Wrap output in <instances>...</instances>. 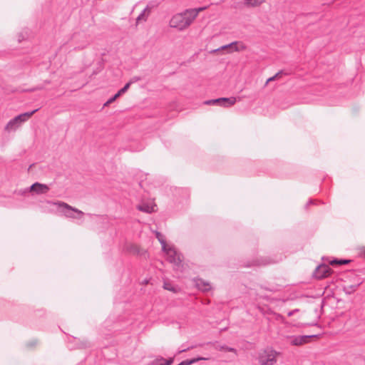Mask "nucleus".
Returning a JSON list of instances; mask_svg holds the SVG:
<instances>
[{"mask_svg": "<svg viewBox=\"0 0 365 365\" xmlns=\"http://www.w3.org/2000/svg\"><path fill=\"white\" fill-rule=\"evenodd\" d=\"M193 21L190 13H187L185 9L181 13L175 14L170 19V25L171 27L176 28L180 31H183L189 27Z\"/></svg>", "mask_w": 365, "mask_h": 365, "instance_id": "nucleus-1", "label": "nucleus"}, {"mask_svg": "<svg viewBox=\"0 0 365 365\" xmlns=\"http://www.w3.org/2000/svg\"><path fill=\"white\" fill-rule=\"evenodd\" d=\"M38 110V108L33 110L29 112H26L24 113H21L14 118L11 119L7 124L6 125L4 130L8 132H14L19 128L21 126V125L27 121Z\"/></svg>", "mask_w": 365, "mask_h": 365, "instance_id": "nucleus-2", "label": "nucleus"}, {"mask_svg": "<svg viewBox=\"0 0 365 365\" xmlns=\"http://www.w3.org/2000/svg\"><path fill=\"white\" fill-rule=\"evenodd\" d=\"M55 205L57 206L58 210L62 212L65 216L73 218H81L84 213L76 208L72 207L69 205L65 202H54Z\"/></svg>", "mask_w": 365, "mask_h": 365, "instance_id": "nucleus-3", "label": "nucleus"}, {"mask_svg": "<svg viewBox=\"0 0 365 365\" xmlns=\"http://www.w3.org/2000/svg\"><path fill=\"white\" fill-rule=\"evenodd\" d=\"M258 360L260 365H272L274 362L273 348H267L260 351L259 354Z\"/></svg>", "mask_w": 365, "mask_h": 365, "instance_id": "nucleus-4", "label": "nucleus"}, {"mask_svg": "<svg viewBox=\"0 0 365 365\" xmlns=\"http://www.w3.org/2000/svg\"><path fill=\"white\" fill-rule=\"evenodd\" d=\"M237 101V98L235 97H230V98H219L216 99H211L205 101V104L206 105H215L220 106L224 108H228L233 106Z\"/></svg>", "mask_w": 365, "mask_h": 365, "instance_id": "nucleus-5", "label": "nucleus"}, {"mask_svg": "<svg viewBox=\"0 0 365 365\" xmlns=\"http://www.w3.org/2000/svg\"><path fill=\"white\" fill-rule=\"evenodd\" d=\"M163 251L166 254L168 260L171 264H173L176 267H180L181 264V259L180 255L177 252L173 247L166 246L165 250H163Z\"/></svg>", "mask_w": 365, "mask_h": 365, "instance_id": "nucleus-6", "label": "nucleus"}, {"mask_svg": "<svg viewBox=\"0 0 365 365\" xmlns=\"http://www.w3.org/2000/svg\"><path fill=\"white\" fill-rule=\"evenodd\" d=\"M224 49H230L229 52L242 51L246 49V46L242 42L234 41L229 44L224 45L217 49L214 50L213 52H217L220 50Z\"/></svg>", "mask_w": 365, "mask_h": 365, "instance_id": "nucleus-7", "label": "nucleus"}, {"mask_svg": "<svg viewBox=\"0 0 365 365\" xmlns=\"http://www.w3.org/2000/svg\"><path fill=\"white\" fill-rule=\"evenodd\" d=\"M50 190V187L46 185L38 182H34L29 187V190L32 194L43 195L46 194Z\"/></svg>", "mask_w": 365, "mask_h": 365, "instance_id": "nucleus-8", "label": "nucleus"}, {"mask_svg": "<svg viewBox=\"0 0 365 365\" xmlns=\"http://www.w3.org/2000/svg\"><path fill=\"white\" fill-rule=\"evenodd\" d=\"M331 271V269L329 265L321 264L316 268L314 272V276L317 279H322L329 276Z\"/></svg>", "mask_w": 365, "mask_h": 365, "instance_id": "nucleus-9", "label": "nucleus"}, {"mask_svg": "<svg viewBox=\"0 0 365 365\" xmlns=\"http://www.w3.org/2000/svg\"><path fill=\"white\" fill-rule=\"evenodd\" d=\"M316 335H305V336H299L292 337L291 339L290 343L292 345L299 346L304 344H306L309 341V339L312 337H315Z\"/></svg>", "mask_w": 365, "mask_h": 365, "instance_id": "nucleus-10", "label": "nucleus"}, {"mask_svg": "<svg viewBox=\"0 0 365 365\" xmlns=\"http://www.w3.org/2000/svg\"><path fill=\"white\" fill-rule=\"evenodd\" d=\"M196 286L202 292H207L210 290L212 288L209 282H205V280L201 279H199L196 281Z\"/></svg>", "mask_w": 365, "mask_h": 365, "instance_id": "nucleus-11", "label": "nucleus"}, {"mask_svg": "<svg viewBox=\"0 0 365 365\" xmlns=\"http://www.w3.org/2000/svg\"><path fill=\"white\" fill-rule=\"evenodd\" d=\"M150 9L149 6H147L138 15L136 19V25H138L141 21H146L148 14H149Z\"/></svg>", "mask_w": 365, "mask_h": 365, "instance_id": "nucleus-12", "label": "nucleus"}, {"mask_svg": "<svg viewBox=\"0 0 365 365\" xmlns=\"http://www.w3.org/2000/svg\"><path fill=\"white\" fill-rule=\"evenodd\" d=\"M125 250L128 252L133 254V255H140V250L139 247L135 244L127 245L125 247Z\"/></svg>", "mask_w": 365, "mask_h": 365, "instance_id": "nucleus-13", "label": "nucleus"}, {"mask_svg": "<svg viewBox=\"0 0 365 365\" xmlns=\"http://www.w3.org/2000/svg\"><path fill=\"white\" fill-rule=\"evenodd\" d=\"M206 9H207L206 6L199 7V8H196V9H186V12L190 13V14L192 16V18L193 19V20H195L197 18V16H198V14L200 11L205 10Z\"/></svg>", "mask_w": 365, "mask_h": 365, "instance_id": "nucleus-14", "label": "nucleus"}, {"mask_svg": "<svg viewBox=\"0 0 365 365\" xmlns=\"http://www.w3.org/2000/svg\"><path fill=\"white\" fill-rule=\"evenodd\" d=\"M155 205L150 206L148 204H142V205H138L137 208L142 212H144L146 213H151L155 211Z\"/></svg>", "mask_w": 365, "mask_h": 365, "instance_id": "nucleus-15", "label": "nucleus"}, {"mask_svg": "<svg viewBox=\"0 0 365 365\" xmlns=\"http://www.w3.org/2000/svg\"><path fill=\"white\" fill-rule=\"evenodd\" d=\"M265 0H244L245 5L247 7H255L259 6Z\"/></svg>", "mask_w": 365, "mask_h": 365, "instance_id": "nucleus-16", "label": "nucleus"}, {"mask_svg": "<svg viewBox=\"0 0 365 365\" xmlns=\"http://www.w3.org/2000/svg\"><path fill=\"white\" fill-rule=\"evenodd\" d=\"M155 237L158 240V241L160 242L161 246H162V250H165L166 249V246L167 245V243H166V241L164 238V236L159 232H156L155 233Z\"/></svg>", "mask_w": 365, "mask_h": 365, "instance_id": "nucleus-17", "label": "nucleus"}, {"mask_svg": "<svg viewBox=\"0 0 365 365\" xmlns=\"http://www.w3.org/2000/svg\"><path fill=\"white\" fill-rule=\"evenodd\" d=\"M16 194L21 196L26 195L29 192H31L29 190V187L24 189H20L16 191Z\"/></svg>", "mask_w": 365, "mask_h": 365, "instance_id": "nucleus-18", "label": "nucleus"}, {"mask_svg": "<svg viewBox=\"0 0 365 365\" xmlns=\"http://www.w3.org/2000/svg\"><path fill=\"white\" fill-rule=\"evenodd\" d=\"M219 350L220 351H229V352H234V353H236V349H234V348H232V347H229L227 346H221L220 348H219Z\"/></svg>", "mask_w": 365, "mask_h": 365, "instance_id": "nucleus-19", "label": "nucleus"}, {"mask_svg": "<svg viewBox=\"0 0 365 365\" xmlns=\"http://www.w3.org/2000/svg\"><path fill=\"white\" fill-rule=\"evenodd\" d=\"M130 83H126L121 89L118 91V96H121L125 93L130 88Z\"/></svg>", "mask_w": 365, "mask_h": 365, "instance_id": "nucleus-20", "label": "nucleus"}, {"mask_svg": "<svg viewBox=\"0 0 365 365\" xmlns=\"http://www.w3.org/2000/svg\"><path fill=\"white\" fill-rule=\"evenodd\" d=\"M349 262V260H346V259H341V260H337V259H335V260H333L331 262V264H347Z\"/></svg>", "mask_w": 365, "mask_h": 365, "instance_id": "nucleus-21", "label": "nucleus"}, {"mask_svg": "<svg viewBox=\"0 0 365 365\" xmlns=\"http://www.w3.org/2000/svg\"><path fill=\"white\" fill-rule=\"evenodd\" d=\"M120 96H118V92L113 96L111 97L110 98H109L105 103H104V106H106L109 104H110L111 103H113V101H115V99L118 97H120Z\"/></svg>", "mask_w": 365, "mask_h": 365, "instance_id": "nucleus-22", "label": "nucleus"}, {"mask_svg": "<svg viewBox=\"0 0 365 365\" xmlns=\"http://www.w3.org/2000/svg\"><path fill=\"white\" fill-rule=\"evenodd\" d=\"M358 255L359 257L365 259V246H362L358 248Z\"/></svg>", "mask_w": 365, "mask_h": 365, "instance_id": "nucleus-23", "label": "nucleus"}, {"mask_svg": "<svg viewBox=\"0 0 365 365\" xmlns=\"http://www.w3.org/2000/svg\"><path fill=\"white\" fill-rule=\"evenodd\" d=\"M88 346V342L87 341H79V343H78L77 347L80 348V349H83V348L87 347Z\"/></svg>", "mask_w": 365, "mask_h": 365, "instance_id": "nucleus-24", "label": "nucleus"}, {"mask_svg": "<svg viewBox=\"0 0 365 365\" xmlns=\"http://www.w3.org/2000/svg\"><path fill=\"white\" fill-rule=\"evenodd\" d=\"M160 361H164V358H163L162 356L157 358L155 361L152 362V365H165V363L159 364L158 362Z\"/></svg>", "mask_w": 365, "mask_h": 365, "instance_id": "nucleus-25", "label": "nucleus"}, {"mask_svg": "<svg viewBox=\"0 0 365 365\" xmlns=\"http://www.w3.org/2000/svg\"><path fill=\"white\" fill-rule=\"evenodd\" d=\"M140 80V78L139 76H133L130 81L128 83H130V86L138 81Z\"/></svg>", "mask_w": 365, "mask_h": 365, "instance_id": "nucleus-26", "label": "nucleus"}, {"mask_svg": "<svg viewBox=\"0 0 365 365\" xmlns=\"http://www.w3.org/2000/svg\"><path fill=\"white\" fill-rule=\"evenodd\" d=\"M283 74L287 75V74H288V73H286V72H284L283 71H279V72H278V73H275V76H274L275 80H276V79H278L279 78H280Z\"/></svg>", "mask_w": 365, "mask_h": 365, "instance_id": "nucleus-27", "label": "nucleus"}, {"mask_svg": "<svg viewBox=\"0 0 365 365\" xmlns=\"http://www.w3.org/2000/svg\"><path fill=\"white\" fill-rule=\"evenodd\" d=\"M163 287H164V289H165L167 290L174 291L173 287H171V285H170L169 284L164 283Z\"/></svg>", "mask_w": 365, "mask_h": 365, "instance_id": "nucleus-28", "label": "nucleus"}, {"mask_svg": "<svg viewBox=\"0 0 365 365\" xmlns=\"http://www.w3.org/2000/svg\"><path fill=\"white\" fill-rule=\"evenodd\" d=\"M165 365H171L173 363V358H170L168 359H164Z\"/></svg>", "mask_w": 365, "mask_h": 365, "instance_id": "nucleus-29", "label": "nucleus"}, {"mask_svg": "<svg viewBox=\"0 0 365 365\" xmlns=\"http://www.w3.org/2000/svg\"><path fill=\"white\" fill-rule=\"evenodd\" d=\"M192 348H193V346H190V347H187V348H186V349H182V350H180V351H178V354H180V353L185 352V351H187V350H190V349H192Z\"/></svg>", "mask_w": 365, "mask_h": 365, "instance_id": "nucleus-30", "label": "nucleus"}, {"mask_svg": "<svg viewBox=\"0 0 365 365\" xmlns=\"http://www.w3.org/2000/svg\"><path fill=\"white\" fill-rule=\"evenodd\" d=\"M272 81H274V76H273L269 77V78L267 80L266 83H269V82H272Z\"/></svg>", "mask_w": 365, "mask_h": 365, "instance_id": "nucleus-31", "label": "nucleus"}, {"mask_svg": "<svg viewBox=\"0 0 365 365\" xmlns=\"http://www.w3.org/2000/svg\"><path fill=\"white\" fill-rule=\"evenodd\" d=\"M24 39V36H22V34H21L19 36V38H18V41L19 42H21V41H23Z\"/></svg>", "mask_w": 365, "mask_h": 365, "instance_id": "nucleus-32", "label": "nucleus"}, {"mask_svg": "<svg viewBox=\"0 0 365 365\" xmlns=\"http://www.w3.org/2000/svg\"><path fill=\"white\" fill-rule=\"evenodd\" d=\"M297 309H295V310H293V311H292V312H289L288 313V315H289V316H291V315H292V314H293V313H294V312H297Z\"/></svg>", "mask_w": 365, "mask_h": 365, "instance_id": "nucleus-33", "label": "nucleus"}, {"mask_svg": "<svg viewBox=\"0 0 365 365\" xmlns=\"http://www.w3.org/2000/svg\"><path fill=\"white\" fill-rule=\"evenodd\" d=\"M278 317H280V316H279V315H277H277L275 314L274 319H278Z\"/></svg>", "mask_w": 365, "mask_h": 365, "instance_id": "nucleus-34", "label": "nucleus"}]
</instances>
